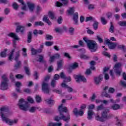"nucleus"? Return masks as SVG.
I'll return each mask as SVG.
<instances>
[{
	"label": "nucleus",
	"instance_id": "62",
	"mask_svg": "<svg viewBox=\"0 0 126 126\" xmlns=\"http://www.w3.org/2000/svg\"><path fill=\"white\" fill-rule=\"evenodd\" d=\"M95 8V7H94V5L93 4H89L88 6V9L90 10H93Z\"/></svg>",
	"mask_w": 126,
	"mask_h": 126
},
{
	"label": "nucleus",
	"instance_id": "15",
	"mask_svg": "<svg viewBox=\"0 0 126 126\" xmlns=\"http://www.w3.org/2000/svg\"><path fill=\"white\" fill-rule=\"evenodd\" d=\"M27 4L30 9V11L31 12H33V11H34V9H35V4L29 2L27 3Z\"/></svg>",
	"mask_w": 126,
	"mask_h": 126
},
{
	"label": "nucleus",
	"instance_id": "38",
	"mask_svg": "<svg viewBox=\"0 0 126 126\" xmlns=\"http://www.w3.org/2000/svg\"><path fill=\"white\" fill-rule=\"evenodd\" d=\"M55 31L56 33H63V29L61 28H56L55 29Z\"/></svg>",
	"mask_w": 126,
	"mask_h": 126
},
{
	"label": "nucleus",
	"instance_id": "32",
	"mask_svg": "<svg viewBox=\"0 0 126 126\" xmlns=\"http://www.w3.org/2000/svg\"><path fill=\"white\" fill-rule=\"evenodd\" d=\"M116 47H117L118 49H120V50H123V51H124V52H126V46L124 45H119L117 43V45L116 46Z\"/></svg>",
	"mask_w": 126,
	"mask_h": 126
},
{
	"label": "nucleus",
	"instance_id": "19",
	"mask_svg": "<svg viewBox=\"0 0 126 126\" xmlns=\"http://www.w3.org/2000/svg\"><path fill=\"white\" fill-rule=\"evenodd\" d=\"M118 46V43H115V42H110L109 45H108V47L110 50H114V49L116 48V47Z\"/></svg>",
	"mask_w": 126,
	"mask_h": 126
},
{
	"label": "nucleus",
	"instance_id": "10",
	"mask_svg": "<svg viewBox=\"0 0 126 126\" xmlns=\"http://www.w3.org/2000/svg\"><path fill=\"white\" fill-rule=\"evenodd\" d=\"M9 37H11V38H13L14 40H13V47L14 48H16V41L19 40V38L16 35V34L11 32L8 34Z\"/></svg>",
	"mask_w": 126,
	"mask_h": 126
},
{
	"label": "nucleus",
	"instance_id": "24",
	"mask_svg": "<svg viewBox=\"0 0 126 126\" xmlns=\"http://www.w3.org/2000/svg\"><path fill=\"white\" fill-rule=\"evenodd\" d=\"M101 96V97H106V98H112V96L106 91L102 92Z\"/></svg>",
	"mask_w": 126,
	"mask_h": 126
},
{
	"label": "nucleus",
	"instance_id": "34",
	"mask_svg": "<svg viewBox=\"0 0 126 126\" xmlns=\"http://www.w3.org/2000/svg\"><path fill=\"white\" fill-rule=\"evenodd\" d=\"M24 68L26 74H27V75H30V69H29V67L24 66Z\"/></svg>",
	"mask_w": 126,
	"mask_h": 126
},
{
	"label": "nucleus",
	"instance_id": "1",
	"mask_svg": "<svg viewBox=\"0 0 126 126\" xmlns=\"http://www.w3.org/2000/svg\"><path fill=\"white\" fill-rule=\"evenodd\" d=\"M63 105L62 104L61 105H60L58 107V111L60 114L59 116H56L54 120L55 121V122H60V121H63L64 122H65L66 123H68L69 121H70V115H69V113H68V114L65 116L63 114V113H67L68 112V110H67V108L65 106H63Z\"/></svg>",
	"mask_w": 126,
	"mask_h": 126
},
{
	"label": "nucleus",
	"instance_id": "29",
	"mask_svg": "<svg viewBox=\"0 0 126 126\" xmlns=\"http://www.w3.org/2000/svg\"><path fill=\"white\" fill-rule=\"evenodd\" d=\"M20 51H18L17 52H16V56L14 58V60L15 61V62H20V61L18 60L19 59V57H20Z\"/></svg>",
	"mask_w": 126,
	"mask_h": 126
},
{
	"label": "nucleus",
	"instance_id": "51",
	"mask_svg": "<svg viewBox=\"0 0 126 126\" xmlns=\"http://www.w3.org/2000/svg\"><path fill=\"white\" fill-rule=\"evenodd\" d=\"M9 12H10V10L8 8H6L4 10V14H5V15H7V14H8Z\"/></svg>",
	"mask_w": 126,
	"mask_h": 126
},
{
	"label": "nucleus",
	"instance_id": "13",
	"mask_svg": "<svg viewBox=\"0 0 126 126\" xmlns=\"http://www.w3.org/2000/svg\"><path fill=\"white\" fill-rule=\"evenodd\" d=\"M103 78H104L103 75H99L98 77H95L94 78L95 84H96V85H99V84L101 83V82L102 81V80H103Z\"/></svg>",
	"mask_w": 126,
	"mask_h": 126
},
{
	"label": "nucleus",
	"instance_id": "8",
	"mask_svg": "<svg viewBox=\"0 0 126 126\" xmlns=\"http://www.w3.org/2000/svg\"><path fill=\"white\" fill-rule=\"evenodd\" d=\"M74 7H71L69 9L67 10V12L69 14V15H73V20L75 22V24H77L78 19V13L76 12L74 13Z\"/></svg>",
	"mask_w": 126,
	"mask_h": 126
},
{
	"label": "nucleus",
	"instance_id": "12",
	"mask_svg": "<svg viewBox=\"0 0 126 126\" xmlns=\"http://www.w3.org/2000/svg\"><path fill=\"white\" fill-rule=\"evenodd\" d=\"M14 25L17 26L16 29V33H19V32H21V33H23V32H24V28H25V27L20 26V23H15Z\"/></svg>",
	"mask_w": 126,
	"mask_h": 126
},
{
	"label": "nucleus",
	"instance_id": "26",
	"mask_svg": "<svg viewBox=\"0 0 126 126\" xmlns=\"http://www.w3.org/2000/svg\"><path fill=\"white\" fill-rule=\"evenodd\" d=\"M6 52H7V49H4L3 51L0 53V57H1V58H5L6 57Z\"/></svg>",
	"mask_w": 126,
	"mask_h": 126
},
{
	"label": "nucleus",
	"instance_id": "63",
	"mask_svg": "<svg viewBox=\"0 0 126 126\" xmlns=\"http://www.w3.org/2000/svg\"><path fill=\"white\" fill-rule=\"evenodd\" d=\"M95 99H96V94H93L92 96L90 97V99L92 102H93Z\"/></svg>",
	"mask_w": 126,
	"mask_h": 126
},
{
	"label": "nucleus",
	"instance_id": "40",
	"mask_svg": "<svg viewBox=\"0 0 126 126\" xmlns=\"http://www.w3.org/2000/svg\"><path fill=\"white\" fill-rule=\"evenodd\" d=\"M12 6L13 8L15 9V10H17V9H18V7H19V6L18 5V4H17V3L16 2H14L12 4Z\"/></svg>",
	"mask_w": 126,
	"mask_h": 126
},
{
	"label": "nucleus",
	"instance_id": "35",
	"mask_svg": "<svg viewBox=\"0 0 126 126\" xmlns=\"http://www.w3.org/2000/svg\"><path fill=\"white\" fill-rule=\"evenodd\" d=\"M119 25L120 26H122L123 27H126V21H121L119 22L118 23Z\"/></svg>",
	"mask_w": 126,
	"mask_h": 126
},
{
	"label": "nucleus",
	"instance_id": "54",
	"mask_svg": "<svg viewBox=\"0 0 126 126\" xmlns=\"http://www.w3.org/2000/svg\"><path fill=\"white\" fill-rule=\"evenodd\" d=\"M15 86L18 88H20L22 85H21V82H16L15 83Z\"/></svg>",
	"mask_w": 126,
	"mask_h": 126
},
{
	"label": "nucleus",
	"instance_id": "44",
	"mask_svg": "<svg viewBox=\"0 0 126 126\" xmlns=\"http://www.w3.org/2000/svg\"><path fill=\"white\" fill-rule=\"evenodd\" d=\"M96 39L98 41L99 43H100V44L104 43V40H103L102 38L100 37V36H96Z\"/></svg>",
	"mask_w": 126,
	"mask_h": 126
},
{
	"label": "nucleus",
	"instance_id": "2",
	"mask_svg": "<svg viewBox=\"0 0 126 126\" xmlns=\"http://www.w3.org/2000/svg\"><path fill=\"white\" fill-rule=\"evenodd\" d=\"M12 114V112H9V109L7 106H3L0 108V114L2 121L5 122L6 124H8L9 126H12L13 124H17V120L11 121L7 118Z\"/></svg>",
	"mask_w": 126,
	"mask_h": 126
},
{
	"label": "nucleus",
	"instance_id": "14",
	"mask_svg": "<svg viewBox=\"0 0 126 126\" xmlns=\"http://www.w3.org/2000/svg\"><path fill=\"white\" fill-rule=\"evenodd\" d=\"M73 113L74 114V115H75V116H83V114H84V112H83V111L80 110L78 111V109H77V108H74V109L73 110Z\"/></svg>",
	"mask_w": 126,
	"mask_h": 126
},
{
	"label": "nucleus",
	"instance_id": "49",
	"mask_svg": "<svg viewBox=\"0 0 126 126\" xmlns=\"http://www.w3.org/2000/svg\"><path fill=\"white\" fill-rule=\"evenodd\" d=\"M61 78H62L63 79H66V77L65 76V75L64 74V73L63 72H62L60 73V75Z\"/></svg>",
	"mask_w": 126,
	"mask_h": 126
},
{
	"label": "nucleus",
	"instance_id": "16",
	"mask_svg": "<svg viewBox=\"0 0 126 126\" xmlns=\"http://www.w3.org/2000/svg\"><path fill=\"white\" fill-rule=\"evenodd\" d=\"M93 115H94V112L92 110H89L88 111L87 119L89 121H91L93 119Z\"/></svg>",
	"mask_w": 126,
	"mask_h": 126
},
{
	"label": "nucleus",
	"instance_id": "57",
	"mask_svg": "<svg viewBox=\"0 0 126 126\" xmlns=\"http://www.w3.org/2000/svg\"><path fill=\"white\" fill-rule=\"evenodd\" d=\"M34 79L37 80L39 78V75H38V72L37 71H34V74H33Z\"/></svg>",
	"mask_w": 126,
	"mask_h": 126
},
{
	"label": "nucleus",
	"instance_id": "31",
	"mask_svg": "<svg viewBox=\"0 0 126 126\" xmlns=\"http://www.w3.org/2000/svg\"><path fill=\"white\" fill-rule=\"evenodd\" d=\"M109 32L110 33H114L115 32V26L113 24V22L110 23V27L109 28Z\"/></svg>",
	"mask_w": 126,
	"mask_h": 126
},
{
	"label": "nucleus",
	"instance_id": "42",
	"mask_svg": "<svg viewBox=\"0 0 126 126\" xmlns=\"http://www.w3.org/2000/svg\"><path fill=\"white\" fill-rule=\"evenodd\" d=\"M105 107H104V105L101 104L99 106H98L96 108V111H101L104 110Z\"/></svg>",
	"mask_w": 126,
	"mask_h": 126
},
{
	"label": "nucleus",
	"instance_id": "45",
	"mask_svg": "<svg viewBox=\"0 0 126 126\" xmlns=\"http://www.w3.org/2000/svg\"><path fill=\"white\" fill-rule=\"evenodd\" d=\"M120 85L124 87V88H126V82L125 81L121 80L120 81Z\"/></svg>",
	"mask_w": 126,
	"mask_h": 126
},
{
	"label": "nucleus",
	"instance_id": "46",
	"mask_svg": "<svg viewBox=\"0 0 126 126\" xmlns=\"http://www.w3.org/2000/svg\"><path fill=\"white\" fill-rule=\"evenodd\" d=\"M101 21L103 25H106V24H107V20L103 17H101Z\"/></svg>",
	"mask_w": 126,
	"mask_h": 126
},
{
	"label": "nucleus",
	"instance_id": "5",
	"mask_svg": "<svg viewBox=\"0 0 126 126\" xmlns=\"http://www.w3.org/2000/svg\"><path fill=\"white\" fill-rule=\"evenodd\" d=\"M49 76L45 77L44 80L42 82L41 84L42 91L44 92L45 94H50V88L49 87V83H47V81H49Z\"/></svg>",
	"mask_w": 126,
	"mask_h": 126
},
{
	"label": "nucleus",
	"instance_id": "58",
	"mask_svg": "<svg viewBox=\"0 0 126 126\" xmlns=\"http://www.w3.org/2000/svg\"><path fill=\"white\" fill-rule=\"evenodd\" d=\"M64 57H65V58H67L68 60H71V57L69 55V54L67 53H64Z\"/></svg>",
	"mask_w": 126,
	"mask_h": 126
},
{
	"label": "nucleus",
	"instance_id": "30",
	"mask_svg": "<svg viewBox=\"0 0 126 126\" xmlns=\"http://www.w3.org/2000/svg\"><path fill=\"white\" fill-rule=\"evenodd\" d=\"M50 85L52 88H56V86H57V81L56 80L52 79L50 83Z\"/></svg>",
	"mask_w": 126,
	"mask_h": 126
},
{
	"label": "nucleus",
	"instance_id": "43",
	"mask_svg": "<svg viewBox=\"0 0 126 126\" xmlns=\"http://www.w3.org/2000/svg\"><path fill=\"white\" fill-rule=\"evenodd\" d=\"M54 44V42L53 41H46L45 42V45L47 46V47H51V46H52V45Z\"/></svg>",
	"mask_w": 126,
	"mask_h": 126
},
{
	"label": "nucleus",
	"instance_id": "55",
	"mask_svg": "<svg viewBox=\"0 0 126 126\" xmlns=\"http://www.w3.org/2000/svg\"><path fill=\"white\" fill-rule=\"evenodd\" d=\"M27 100L28 102H30V103H31L32 104V103H34V100H33V98L31 97V96L28 97Z\"/></svg>",
	"mask_w": 126,
	"mask_h": 126
},
{
	"label": "nucleus",
	"instance_id": "50",
	"mask_svg": "<svg viewBox=\"0 0 126 126\" xmlns=\"http://www.w3.org/2000/svg\"><path fill=\"white\" fill-rule=\"evenodd\" d=\"M53 36L50 35V34H46L45 36V38L46 40H53Z\"/></svg>",
	"mask_w": 126,
	"mask_h": 126
},
{
	"label": "nucleus",
	"instance_id": "21",
	"mask_svg": "<svg viewBox=\"0 0 126 126\" xmlns=\"http://www.w3.org/2000/svg\"><path fill=\"white\" fill-rule=\"evenodd\" d=\"M38 34H39V35H43L44 34V32L42 30H34L33 31V35L34 36H38Z\"/></svg>",
	"mask_w": 126,
	"mask_h": 126
},
{
	"label": "nucleus",
	"instance_id": "11",
	"mask_svg": "<svg viewBox=\"0 0 126 126\" xmlns=\"http://www.w3.org/2000/svg\"><path fill=\"white\" fill-rule=\"evenodd\" d=\"M74 78L75 79L76 82H79L80 81H82V82H86L87 80L83 75H74Z\"/></svg>",
	"mask_w": 126,
	"mask_h": 126
},
{
	"label": "nucleus",
	"instance_id": "47",
	"mask_svg": "<svg viewBox=\"0 0 126 126\" xmlns=\"http://www.w3.org/2000/svg\"><path fill=\"white\" fill-rule=\"evenodd\" d=\"M60 75L58 74H56L54 75V77H53V80H56L57 81V80H59V79H60Z\"/></svg>",
	"mask_w": 126,
	"mask_h": 126
},
{
	"label": "nucleus",
	"instance_id": "27",
	"mask_svg": "<svg viewBox=\"0 0 126 126\" xmlns=\"http://www.w3.org/2000/svg\"><path fill=\"white\" fill-rule=\"evenodd\" d=\"M62 123H55L51 122L48 124V126H62Z\"/></svg>",
	"mask_w": 126,
	"mask_h": 126
},
{
	"label": "nucleus",
	"instance_id": "3",
	"mask_svg": "<svg viewBox=\"0 0 126 126\" xmlns=\"http://www.w3.org/2000/svg\"><path fill=\"white\" fill-rule=\"evenodd\" d=\"M110 112V110L108 109H106L102 111L101 113V117H100V115L99 114H96L95 115V120L96 121H98V122H105L107 120H110L112 117H113V115L112 114H108Z\"/></svg>",
	"mask_w": 126,
	"mask_h": 126
},
{
	"label": "nucleus",
	"instance_id": "53",
	"mask_svg": "<svg viewBox=\"0 0 126 126\" xmlns=\"http://www.w3.org/2000/svg\"><path fill=\"white\" fill-rule=\"evenodd\" d=\"M39 60H37V62H39V63H42L44 62V57L42 55H39Z\"/></svg>",
	"mask_w": 126,
	"mask_h": 126
},
{
	"label": "nucleus",
	"instance_id": "48",
	"mask_svg": "<svg viewBox=\"0 0 126 126\" xmlns=\"http://www.w3.org/2000/svg\"><path fill=\"white\" fill-rule=\"evenodd\" d=\"M31 51H32V56L37 55V50L34 49V48H32Z\"/></svg>",
	"mask_w": 126,
	"mask_h": 126
},
{
	"label": "nucleus",
	"instance_id": "23",
	"mask_svg": "<svg viewBox=\"0 0 126 126\" xmlns=\"http://www.w3.org/2000/svg\"><path fill=\"white\" fill-rule=\"evenodd\" d=\"M63 61L62 60L57 62L58 68L56 70L59 71L62 68V66H63Z\"/></svg>",
	"mask_w": 126,
	"mask_h": 126
},
{
	"label": "nucleus",
	"instance_id": "52",
	"mask_svg": "<svg viewBox=\"0 0 126 126\" xmlns=\"http://www.w3.org/2000/svg\"><path fill=\"white\" fill-rule=\"evenodd\" d=\"M15 77L17 79H22L24 76L21 74H17L15 75Z\"/></svg>",
	"mask_w": 126,
	"mask_h": 126
},
{
	"label": "nucleus",
	"instance_id": "22",
	"mask_svg": "<svg viewBox=\"0 0 126 126\" xmlns=\"http://www.w3.org/2000/svg\"><path fill=\"white\" fill-rule=\"evenodd\" d=\"M42 20L44 21V22H45L48 24V25H52V22H50L49 18H48L47 16H44Z\"/></svg>",
	"mask_w": 126,
	"mask_h": 126
},
{
	"label": "nucleus",
	"instance_id": "25",
	"mask_svg": "<svg viewBox=\"0 0 126 126\" xmlns=\"http://www.w3.org/2000/svg\"><path fill=\"white\" fill-rule=\"evenodd\" d=\"M70 66H71L72 69H76V68H78L79 65L77 62H74L70 65Z\"/></svg>",
	"mask_w": 126,
	"mask_h": 126
},
{
	"label": "nucleus",
	"instance_id": "17",
	"mask_svg": "<svg viewBox=\"0 0 126 126\" xmlns=\"http://www.w3.org/2000/svg\"><path fill=\"white\" fill-rule=\"evenodd\" d=\"M110 109H112L114 111H117V110L121 109V106L118 104L115 103L110 107Z\"/></svg>",
	"mask_w": 126,
	"mask_h": 126
},
{
	"label": "nucleus",
	"instance_id": "6",
	"mask_svg": "<svg viewBox=\"0 0 126 126\" xmlns=\"http://www.w3.org/2000/svg\"><path fill=\"white\" fill-rule=\"evenodd\" d=\"M18 105L19 109L22 110V111H24V112L28 111V109L29 108V103L25 101L23 98H21L19 100Z\"/></svg>",
	"mask_w": 126,
	"mask_h": 126
},
{
	"label": "nucleus",
	"instance_id": "61",
	"mask_svg": "<svg viewBox=\"0 0 126 126\" xmlns=\"http://www.w3.org/2000/svg\"><path fill=\"white\" fill-rule=\"evenodd\" d=\"M73 32H74V29L73 28H70L69 29V32L70 35H73Z\"/></svg>",
	"mask_w": 126,
	"mask_h": 126
},
{
	"label": "nucleus",
	"instance_id": "28",
	"mask_svg": "<svg viewBox=\"0 0 126 126\" xmlns=\"http://www.w3.org/2000/svg\"><path fill=\"white\" fill-rule=\"evenodd\" d=\"M49 17L51 18L52 20L54 19H56V17L55 16V13L49 11L48 13Z\"/></svg>",
	"mask_w": 126,
	"mask_h": 126
},
{
	"label": "nucleus",
	"instance_id": "36",
	"mask_svg": "<svg viewBox=\"0 0 126 126\" xmlns=\"http://www.w3.org/2000/svg\"><path fill=\"white\" fill-rule=\"evenodd\" d=\"M45 24L42 22L39 21V22H35L34 23L35 26H44Z\"/></svg>",
	"mask_w": 126,
	"mask_h": 126
},
{
	"label": "nucleus",
	"instance_id": "41",
	"mask_svg": "<svg viewBox=\"0 0 126 126\" xmlns=\"http://www.w3.org/2000/svg\"><path fill=\"white\" fill-rule=\"evenodd\" d=\"M80 59L83 60H88L89 59V57L87 56V55L81 54L80 55Z\"/></svg>",
	"mask_w": 126,
	"mask_h": 126
},
{
	"label": "nucleus",
	"instance_id": "18",
	"mask_svg": "<svg viewBox=\"0 0 126 126\" xmlns=\"http://www.w3.org/2000/svg\"><path fill=\"white\" fill-rule=\"evenodd\" d=\"M32 35H33V32H29L28 33V43H31V42H32Z\"/></svg>",
	"mask_w": 126,
	"mask_h": 126
},
{
	"label": "nucleus",
	"instance_id": "9",
	"mask_svg": "<svg viewBox=\"0 0 126 126\" xmlns=\"http://www.w3.org/2000/svg\"><path fill=\"white\" fill-rule=\"evenodd\" d=\"M114 71L117 76H121L122 72H123V69H122V63H117L115 64L114 67Z\"/></svg>",
	"mask_w": 126,
	"mask_h": 126
},
{
	"label": "nucleus",
	"instance_id": "64",
	"mask_svg": "<svg viewBox=\"0 0 126 126\" xmlns=\"http://www.w3.org/2000/svg\"><path fill=\"white\" fill-rule=\"evenodd\" d=\"M65 98L67 100H71L72 99V95L71 94L67 95L65 96Z\"/></svg>",
	"mask_w": 126,
	"mask_h": 126
},
{
	"label": "nucleus",
	"instance_id": "4",
	"mask_svg": "<svg viewBox=\"0 0 126 126\" xmlns=\"http://www.w3.org/2000/svg\"><path fill=\"white\" fill-rule=\"evenodd\" d=\"M83 40L87 44L88 48L92 53L97 52L98 50V44L96 41L88 39L87 37H83Z\"/></svg>",
	"mask_w": 126,
	"mask_h": 126
},
{
	"label": "nucleus",
	"instance_id": "60",
	"mask_svg": "<svg viewBox=\"0 0 126 126\" xmlns=\"http://www.w3.org/2000/svg\"><path fill=\"white\" fill-rule=\"evenodd\" d=\"M53 56L54 57V59L55 60L59 59L60 58H61V55H60L59 53L55 54Z\"/></svg>",
	"mask_w": 126,
	"mask_h": 126
},
{
	"label": "nucleus",
	"instance_id": "37",
	"mask_svg": "<svg viewBox=\"0 0 126 126\" xmlns=\"http://www.w3.org/2000/svg\"><path fill=\"white\" fill-rule=\"evenodd\" d=\"M35 100L37 103H41L42 102V98L39 95H36L35 96Z\"/></svg>",
	"mask_w": 126,
	"mask_h": 126
},
{
	"label": "nucleus",
	"instance_id": "20",
	"mask_svg": "<svg viewBox=\"0 0 126 126\" xmlns=\"http://www.w3.org/2000/svg\"><path fill=\"white\" fill-rule=\"evenodd\" d=\"M16 64L14 66V69H19L21 67V61H16Z\"/></svg>",
	"mask_w": 126,
	"mask_h": 126
},
{
	"label": "nucleus",
	"instance_id": "39",
	"mask_svg": "<svg viewBox=\"0 0 126 126\" xmlns=\"http://www.w3.org/2000/svg\"><path fill=\"white\" fill-rule=\"evenodd\" d=\"M45 101L47 103V104H49V105H50L51 104H54L55 103V101L52 98L46 99L45 100Z\"/></svg>",
	"mask_w": 126,
	"mask_h": 126
},
{
	"label": "nucleus",
	"instance_id": "56",
	"mask_svg": "<svg viewBox=\"0 0 126 126\" xmlns=\"http://www.w3.org/2000/svg\"><path fill=\"white\" fill-rule=\"evenodd\" d=\"M57 22L58 24H62V23L63 22V17L61 16L59 17L57 20Z\"/></svg>",
	"mask_w": 126,
	"mask_h": 126
},
{
	"label": "nucleus",
	"instance_id": "7",
	"mask_svg": "<svg viewBox=\"0 0 126 126\" xmlns=\"http://www.w3.org/2000/svg\"><path fill=\"white\" fill-rule=\"evenodd\" d=\"M1 78L2 81L0 85L1 90H7L8 89V81H9V80H8L7 76L5 74L1 76Z\"/></svg>",
	"mask_w": 126,
	"mask_h": 126
},
{
	"label": "nucleus",
	"instance_id": "59",
	"mask_svg": "<svg viewBox=\"0 0 126 126\" xmlns=\"http://www.w3.org/2000/svg\"><path fill=\"white\" fill-rule=\"evenodd\" d=\"M36 111V107H32L29 109V111L31 113H35Z\"/></svg>",
	"mask_w": 126,
	"mask_h": 126
},
{
	"label": "nucleus",
	"instance_id": "33",
	"mask_svg": "<svg viewBox=\"0 0 126 126\" xmlns=\"http://www.w3.org/2000/svg\"><path fill=\"white\" fill-rule=\"evenodd\" d=\"M98 25H99V22L96 21H94V24H93V27L94 30H97V29H98Z\"/></svg>",
	"mask_w": 126,
	"mask_h": 126
}]
</instances>
